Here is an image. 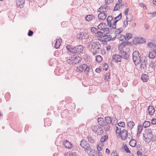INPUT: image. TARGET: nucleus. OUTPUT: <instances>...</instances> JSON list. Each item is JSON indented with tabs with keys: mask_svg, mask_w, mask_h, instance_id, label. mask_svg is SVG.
<instances>
[{
	"mask_svg": "<svg viewBox=\"0 0 156 156\" xmlns=\"http://www.w3.org/2000/svg\"><path fill=\"white\" fill-rule=\"evenodd\" d=\"M67 49L73 53L79 54L83 50V48L81 45H78L73 48H70V46H66Z\"/></svg>",
	"mask_w": 156,
	"mask_h": 156,
	"instance_id": "1",
	"label": "nucleus"
},
{
	"mask_svg": "<svg viewBox=\"0 0 156 156\" xmlns=\"http://www.w3.org/2000/svg\"><path fill=\"white\" fill-rule=\"evenodd\" d=\"M139 52L138 51H135L133 54V59L135 65H138L141 61V58Z\"/></svg>",
	"mask_w": 156,
	"mask_h": 156,
	"instance_id": "2",
	"label": "nucleus"
},
{
	"mask_svg": "<svg viewBox=\"0 0 156 156\" xmlns=\"http://www.w3.org/2000/svg\"><path fill=\"white\" fill-rule=\"evenodd\" d=\"M92 48H93V51L92 52L94 55H95L97 52L100 49L101 45L97 41H94L92 44Z\"/></svg>",
	"mask_w": 156,
	"mask_h": 156,
	"instance_id": "3",
	"label": "nucleus"
},
{
	"mask_svg": "<svg viewBox=\"0 0 156 156\" xmlns=\"http://www.w3.org/2000/svg\"><path fill=\"white\" fill-rule=\"evenodd\" d=\"M92 129L93 131L97 134V135H101L103 133V131L102 129L98 125L92 126Z\"/></svg>",
	"mask_w": 156,
	"mask_h": 156,
	"instance_id": "4",
	"label": "nucleus"
},
{
	"mask_svg": "<svg viewBox=\"0 0 156 156\" xmlns=\"http://www.w3.org/2000/svg\"><path fill=\"white\" fill-rule=\"evenodd\" d=\"M109 9V7L107 5L105 4L102 5L98 10L100 12L108 14V10Z\"/></svg>",
	"mask_w": 156,
	"mask_h": 156,
	"instance_id": "5",
	"label": "nucleus"
},
{
	"mask_svg": "<svg viewBox=\"0 0 156 156\" xmlns=\"http://www.w3.org/2000/svg\"><path fill=\"white\" fill-rule=\"evenodd\" d=\"M147 61L144 57H141V61L140 63V67L141 70H145L146 68V63Z\"/></svg>",
	"mask_w": 156,
	"mask_h": 156,
	"instance_id": "6",
	"label": "nucleus"
},
{
	"mask_svg": "<svg viewBox=\"0 0 156 156\" xmlns=\"http://www.w3.org/2000/svg\"><path fill=\"white\" fill-rule=\"evenodd\" d=\"M115 38V37L112 38V36L110 35H106L102 36L101 39L103 42H107L110 40H114Z\"/></svg>",
	"mask_w": 156,
	"mask_h": 156,
	"instance_id": "7",
	"label": "nucleus"
},
{
	"mask_svg": "<svg viewBox=\"0 0 156 156\" xmlns=\"http://www.w3.org/2000/svg\"><path fill=\"white\" fill-rule=\"evenodd\" d=\"M79 70L81 72H83V71L88 72L90 70V68L86 64H83L79 66Z\"/></svg>",
	"mask_w": 156,
	"mask_h": 156,
	"instance_id": "8",
	"label": "nucleus"
},
{
	"mask_svg": "<svg viewBox=\"0 0 156 156\" xmlns=\"http://www.w3.org/2000/svg\"><path fill=\"white\" fill-rule=\"evenodd\" d=\"M119 55L120 57H121V58H123L125 59H127L129 57V55L125 51L121 50L119 52Z\"/></svg>",
	"mask_w": 156,
	"mask_h": 156,
	"instance_id": "9",
	"label": "nucleus"
},
{
	"mask_svg": "<svg viewBox=\"0 0 156 156\" xmlns=\"http://www.w3.org/2000/svg\"><path fill=\"white\" fill-rule=\"evenodd\" d=\"M121 57H120L119 54H115L113 55L112 57L113 61L115 62H120L122 59Z\"/></svg>",
	"mask_w": 156,
	"mask_h": 156,
	"instance_id": "10",
	"label": "nucleus"
},
{
	"mask_svg": "<svg viewBox=\"0 0 156 156\" xmlns=\"http://www.w3.org/2000/svg\"><path fill=\"white\" fill-rule=\"evenodd\" d=\"M132 136L133 135H132L131 133V134L129 133H128V131L124 129H123L122 130L120 135H119L120 136Z\"/></svg>",
	"mask_w": 156,
	"mask_h": 156,
	"instance_id": "11",
	"label": "nucleus"
},
{
	"mask_svg": "<svg viewBox=\"0 0 156 156\" xmlns=\"http://www.w3.org/2000/svg\"><path fill=\"white\" fill-rule=\"evenodd\" d=\"M152 135V132L151 129L148 128L146 129L145 130L143 134V136H151Z\"/></svg>",
	"mask_w": 156,
	"mask_h": 156,
	"instance_id": "12",
	"label": "nucleus"
},
{
	"mask_svg": "<svg viewBox=\"0 0 156 156\" xmlns=\"http://www.w3.org/2000/svg\"><path fill=\"white\" fill-rule=\"evenodd\" d=\"M83 148L84 149V150L88 154H90L92 151V150L91 149L90 145L89 144H87L86 145L83 146L82 145Z\"/></svg>",
	"mask_w": 156,
	"mask_h": 156,
	"instance_id": "13",
	"label": "nucleus"
},
{
	"mask_svg": "<svg viewBox=\"0 0 156 156\" xmlns=\"http://www.w3.org/2000/svg\"><path fill=\"white\" fill-rule=\"evenodd\" d=\"M16 5L18 8H22L23 7L25 0H16Z\"/></svg>",
	"mask_w": 156,
	"mask_h": 156,
	"instance_id": "14",
	"label": "nucleus"
},
{
	"mask_svg": "<svg viewBox=\"0 0 156 156\" xmlns=\"http://www.w3.org/2000/svg\"><path fill=\"white\" fill-rule=\"evenodd\" d=\"M114 19H113V17L112 16H108L107 18V22L108 26L111 27L112 26V24L113 23V21H114Z\"/></svg>",
	"mask_w": 156,
	"mask_h": 156,
	"instance_id": "15",
	"label": "nucleus"
},
{
	"mask_svg": "<svg viewBox=\"0 0 156 156\" xmlns=\"http://www.w3.org/2000/svg\"><path fill=\"white\" fill-rule=\"evenodd\" d=\"M147 112L150 115H153L155 112V109L153 107L149 106L148 107Z\"/></svg>",
	"mask_w": 156,
	"mask_h": 156,
	"instance_id": "16",
	"label": "nucleus"
},
{
	"mask_svg": "<svg viewBox=\"0 0 156 156\" xmlns=\"http://www.w3.org/2000/svg\"><path fill=\"white\" fill-rule=\"evenodd\" d=\"M108 15V14L106 13H103L102 12H100L98 15V18L100 20H105Z\"/></svg>",
	"mask_w": 156,
	"mask_h": 156,
	"instance_id": "17",
	"label": "nucleus"
},
{
	"mask_svg": "<svg viewBox=\"0 0 156 156\" xmlns=\"http://www.w3.org/2000/svg\"><path fill=\"white\" fill-rule=\"evenodd\" d=\"M144 40V38L142 37H138L134 39L133 41L134 42V41H136L137 42L136 43L139 44L141 43H143L145 42Z\"/></svg>",
	"mask_w": 156,
	"mask_h": 156,
	"instance_id": "18",
	"label": "nucleus"
},
{
	"mask_svg": "<svg viewBox=\"0 0 156 156\" xmlns=\"http://www.w3.org/2000/svg\"><path fill=\"white\" fill-rule=\"evenodd\" d=\"M62 42V41L61 38L57 39L55 43V48L56 49L58 48L60 46Z\"/></svg>",
	"mask_w": 156,
	"mask_h": 156,
	"instance_id": "19",
	"label": "nucleus"
},
{
	"mask_svg": "<svg viewBox=\"0 0 156 156\" xmlns=\"http://www.w3.org/2000/svg\"><path fill=\"white\" fill-rule=\"evenodd\" d=\"M63 144L65 147L68 148L70 149L72 147V144L67 140H66L63 142Z\"/></svg>",
	"mask_w": 156,
	"mask_h": 156,
	"instance_id": "20",
	"label": "nucleus"
},
{
	"mask_svg": "<svg viewBox=\"0 0 156 156\" xmlns=\"http://www.w3.org/2000/svg\"><path fill=\"white\" fill-rule=\"evenodd\" d=\"M87 36L85 35L84 33L83 32L80 33L79 34L77 35V38L79 39L82 40L87 38Z\"/></svg>",
	"mask_w": 156,
	"mask_h": 156,
	"instance_id": "21",
	"label": "nucleus"
},
{
	"mask_svg": "<svg viewBox=\"0 0 156 156\" xmlns=\"http://www.w3.org/2000/svg\"><path fill=\"white\" fill-rule=\"evenodd\" d=\"M105 119L107 124H110V123H112V125H115L114 124L115 123V122H112V119L109 117L107 116L105 118ZM115 120H114V122H115Z\"/></svg>",
	"mask_w": 156,
	"mask_h": 156,
	"instance_id": "22",
	"label": "nucleus"
},
{
	"mask_svg": "<svg viewBox=\"0 0 156 156\" xmlns=\"http://www.w3.org/2000/svg\"><path fill=\"white\" fill-rule=\"evenodd\" d=\"M143 128V126L142 125H139L137 127V136H140V134L141 133V132L142 131Z\"/></svg>",
	"mask_w": 156,
	"mask_h": 156,
	"instance_id": "23",
	"label": "nucleus"
},
{
	"mask_svg": "<svg viewBox=\"0 0 156 156\" xmlns=\"http://www.w3.org/2000/svg\"><path fill=\"white\" fill-rule=\"evenodd\" d=\"M98 121L99 125L102 127L105 124V121L104 119L101 117L99 118L98 119Z\"/></svg>",
	"mask_w": 156,
	"mask_h": 156,
	"instance_id": "24",
	"label": "nucleus"
},
{
	"mask_svg": "<svg viewBox=\"0 0 156 156\" xmlns=\"http://www.w3.org/2000/svg\"><path fill=\"white\" fill-rule=\"evenodd\" d=\"M147 46L151 48H156V44L153 42H148Z\"/></svg>",
	"mask_w": 156,
	"mask_h": 156,
	"instance_id": "25",
	"label": "nucleus"
},
{
	"mask_svg": "<svg viewBox=\"0 0 156 156\" xmlns=\"http://www.w3.org/2000/svg\"><path fill=\"white\" fill-rule=\"evenodd\" d=\"M142 80L144 82H146L148 79V76L147 74H143L141 76Z\"/></svg>",
	"mask_w": 156,
	"mask_h": 156,
	"instance_id": "26",
	"label": "nucleus"
},
{
	"mask_svg": "<svg viewBox=\"0 0 156 156\" xmlns=\"http://www.w3.org/2000/svg\"><path fill=\"white\" fill-rule=\"evenodd\" d=\"M82 60V58L79 56H78L74 58V64H76V63H78L80 62Z\"/></svg>",
	"mask_w": 156,
	"mask_h": 156,
	"instance_id": "27",
	"label": "nucleus"
},
{
	"mask_svg": "<svg viewBox=\"0 0 156 156\" xmlns=\"http://www.w3.org/2000/svg\"><path fill=\"white\" fill-rule=\"evenodd\" d=\"M134 125L135 124L134 122L132 121H130L128 122L127 123L128 127H129L130 129H132L133 128Z\"/></svg>",
	"mask_w": 156,
	"mask_h": 156,
	"instance_id": "28",
	"label": "nucleus"
},
{
	"mask_svg": "<svg viewBox=\"0 0 156 156\" xmlns=\"http://www.w3.org/2000/svg\"><path fill=\"white\" fill-rule=\"evenodd\" d=\"M106 25L105 23H101L98 26V28L100 30H103Z\"/></svg>",
	"mask_w": 156,
	"mask_h": 156,
	"instance_id": "29",
	"label": "nucleus"
},
{
	"mask_svg": "<svg viewBox=\"0 0 156 156\" xmlns=\"http://www.w3.org/2000/svg\"><path fill=\"white\" fill-rule=\"evenodd\" d=\"M94 18V16L92 15H87L86 17V20L87 21H90L92 20Z\"/></svg>",
	"mask_w": 156,
	"mask_h": 156,
	"instance_id": "30",
	"label": "nucleus"
},
{
	"mask_svg": "<svg viewBox=\"0 0 156 156\" xmlns=\"http://www.w3.org/2000/svg\"><path fill=\"white\" fill-rule=\"evenodd\" d=\"M155 54L154 53V52L153 51H151L149 52L148 54V56L151 59H153L155 57Z\"/></svg>",
	"mask_w": 156,
	"mask_h": 156,
	"instance_id": "31",
	"label": "nucleus"
},
{
	"mask_svg": "<svg viewBox=\"0 0 156 156\" xmlns=\"http://www.w3.org/2000/svg\"><path fill=\"white\" fill-rule=\"evenodd\" d=\"M129 144L130 146L133 147H135L136 144V140L134 139H132L130 141Z\"/></svg>",
	"mask_w": 156,
	"mask_h": 156,
	"instance_id": "32",
	"label": "nucleus"
},
{
	"mask_svg": "<svg viewBox=\"0 0 156 156\" xmlns=\"http://www.w3.org/2000/svg\"><path fill=\"white\" fill-rule=\"evenodd\" d=\"M115 129L116 133H118V135H119H119H120L122 131L121 128L118 126H115Z\"/></svg>",
	"mask_w": 156,
	"mask_h": 156,
	"instance_id": "33",
	"label": "nucleus"
},
{
	"mask_svg": "<svg viewBox=\"0 0 156 156\" xmlns=\"http://www.w3.org/2000/svg\"><path fill=\"white\" fill-rule=\"evenodd\" d=\"M150 125V122L148 121H145L143 124V127L147 128L149 127Z\"/></svg>",
	"mask_w": 156,
	"mask_h": 156,
	"instance_id": "34",
	"label": "nucleus"
},
{
	"mask_svg": "<svg viewBox=\"0 0 156 156\" xmlns=\"http://www.w3.org/2000/svg\"><path fill=\"white\" fill-rule=\"evenodd\" d=\"M103 127H104V129L105 130L108 131L110 129V124H105Z\"/></svg>",
	"mask_w": 156,
	"mask_h": 156,
	"instance_id": "35",
	"label": "nucleus"
},
{
	"mask_svg": "<svg viewBox=\"0 0 156 156\" xmlns=\"http://www.w3.org/2000/svg\"><path fill=\"white\" fill-rule=\"evenodd\" d=\"M122 31L123 29L122 28H119L117 29L115 33L116 35V37L117 36V34L119 35Z\"/></svg>",
	"mask_w": 156,
	"mask_h": 156,
	"instance_id": "36",
	"label": "nucleus"
},
{
	"mask_svg": "<svg viewBox=\"0 0 156 156\" xmlns=\"http://www.w3.org/2000/svg\"><path fill=\"white\" fill-rule=\"evenodd\" d=\"M74 57H71L67 61L68 63L70 64H74Z\"/></svg>",
	"mask_w": 156,
	"mask_h": 156,
	"instance_id": "37",
	"label": "nucleus"
},
{
	"mask_svg": "<svg viewBox=\"0 0 156 156\" xmlns=\"http://www.w3.org/2000/svg\"><path fill=\"white\" fill-rule=\"evenodd\" d=\"M102 57L100 55H97L96 56V62L100 63L102 61Z\"/></svg>",
	"mask_w": 156,
	"mask_h": 156,
	"instance_id": "38",
	"label": "nucleus"
},
{
	"mask_svg": "<svg viewBox=\"0 0 156 156\" xmlns=\"http://www.w3.org/2000/svg\"><path fill=\"white\" fill-rule=\"evenodd\" d=\"M133 18V16L131 14H129L126 16V19L127 21H130L132 20Z\"/></svg>",
	"mask_w": 156,
	"mask_h": 156,
	"instance_id": "39",
	"label": "nucleus"
},
{
	"mask_svg": "<svg viewBox=\"0 0 156 156\" xmlns=\"http://www.w3.org/2000/svg\"><path fill=\"white\" fill-rule=\"evenodd\" d=\"M132 34L131 33H126V36L125 39L126 40H128L132 37Z\"/></svg>",
	"mask_w": 156,
	"mask_h": 156,
	"instance_id": "40",
	"label": "nucleus"
},
{
	"mask_svg": "<svg viewBox=\"0 0 156 156\" xmlns=\"http://www.w3.org/2000/svg\"><path fill=\"white\" fill-rule=\"evenodd\" d=\"M121 18H122V14H121V13H120L119 14L118 16L115 17L114 20L115 21H116L117 22H118L119 20H121Z\"/></svg>",
	"mask_w": 156,
	"mask_h": 156,
	"instance_id": "41",
	"label": "nucleus"
},
{
	"mask_svg": "<svg viewBox=\"0 0 156 156\" xmlns=\"http://www.w3.org/2000/svg\"><path fill=\"white\" fill-rule=\"evenodd\" d=\"M110 74L109 73H106L105 75L104 80H107L110 78Z\"/></svg>",
	"mask_w": 156,
	"mask_h": 156,
	"instance_id": "42",
	"label": "nucleus"
},
{
	"mask_svg": "<svg viewBox=\"0 0 156 156\" xmlns=\"http://www.w3.org/2000/svg\"><path fill=\"white\" fill-rule=\"evenodd\" d=\"M122 6V5H119L118 3L116 4L114 8V10L115 11L119 10L120 8V7Z\"/></svg>",
	"mask_w": 156,
	"mask_h": 156,
	"instance_id": "43",
	"label": "nucleus"
},
{
	"mask_svg": "<svg viewBox=\"0 0 156 156\" xmlns=\"http://www.w3.org/2000/svg\"><path fill=\"white\" fill-rule=\"evenodd\" d=\"M155 64L156 63L155 61L154 62H151V63L150 65V67L151 70L154 69L153 66L154 67L155 66H156V64Z\"/></svg>",
	"mask_w": 156,
	"mask_h": 156,
	"instance_id": "44",
	"label": "nucleus"
},
{
	"mask_svg": "<svg viewBox=\"0 0 156 156\" xmlns=\"http://www.w3.org/2000/svg\"><path fill=\"white\" fill-rule=\"evenodd\" d=\"M108 137H101L100 140L101 143H104L107 141L108 139Z\"/></svg>",
	"mask_w": 156,
	"mask_h": 156,
	"instance_id": "45",
	"label": "nucleus"
},
{
	"mask_svg": "<svg viewBox=\"0 0 156 156\" xmlns=\"http://www.w3.org/2000/svg\"><path fill=\"white\" fill-rule=\"evenodd\" d=\"M118 125L119 126V127H125V125L124 122H120L118 124Z\"/></svg>",
	"mask_w": 156,
	"mask_h": 156,
	"instance_id": "46",
	"label": "nucleus"
},
{
	"mask_svg": "<svg viewBox=\"0 0 156 156\" xmlns=\"http://www.w3.org/2000/svg\"><path fill=\"white\" fill-rule=\"evenodd\" d=\"M144 140L147 143H149L151 141V138L149 137H144Z\"/></svg>",
	"mask_w": 156,
	"mask_h": 156,
	"instance_id": "47",
	"label": "nucleus"
},
{
	"mask_svg": "<svg viewBox=\"0 0 156 156\" xmlns=\"http://www.w3.org/2000/svg\"><path fill=\"white\" fill-rule=\"evenodd\" d=\"M103 31L105 34H107L109 32V29L108 28H104Z\"/></svg>",
	"mask_w": 156,
	"mask_h": 156,
	"instance_id": "48",
	"label": "nucleus"
},
{
	"mask_svg": "<svg viewBox=\"0 0 156 156\" xmlns=\"http://www.w3.org/2000/svg\"><path fill=\"white\" fill-rule=\"evenodd\" d=\"M117 22L116 21H115L114 20V21H113V24H112V28L114 29H116V23Z\"/></svg>",
	"mask_w": 156,
	"mask_h": 156,
	"instance_id": "49",
	"label": "nucleus"
},
{
	"mask_svg": "<svg viewBox=\"0 0 156 156\" xmlns=\"http://www.w3.org/2000/svg\"><path fill=\"white\" fill-rule=\"evenodd\" d=\"M87 144V142L84 141L83 140H82L81 143H80V145L83 148V147L82 145L84 146L85 145H86Z\"/></svg>",
	"mask_w": 156,
	"mask_h": 156,
	"instance_id": "50",
	"label": "nucleus"
},
{
	"mask_svg": "<svg viewBox=\"0 0 156 156\" xmlns=\"http://www.w3.org/2000/svg\"><path fill=\"white\" fill-rule=\"evenodd\" d=\"M90 30L92 32L95 34H96L98 31L97 28L94 27H91Z\"/></svg>",
	"mask_w": 156,
	"mask_h": 156,
	"instance_id": "51",
	"label": "nucleus"
},
{
	"mask_svg": "<svg viewBox=\"0 0 156 156\" xmlns=\"http://www.w3.org/2000/svg\"><path fill=\"white\" fill-rule=\"evenodd\" d=\"M88 141L91 143H93L94 142V140L92 137H87Z\"/></svg>",
	"mask_w": 156,
	"mask_h": 156,
	"instance_id": "52",
	"label": "nucleus"
},
{
	"mask_svg": "<svg viewBox=\"0 0 156 156\" xmlns=\"http://www.w3.org/2000/svg\"><path fill=\"white\" fill-rule=\"evenodd\" d=\"M148 14L150 15V17H153L155 16H156V11L153 12L149 13Z\"/></svg>",
	"mask_w": 156,
	"mask_h": 156,
	"instance_id": "53",
	"label": "nucleus"
},
{
	"mask_svg": "<svg viewBox=\"0 0 156 156\" xmlns=\"http://www.w3.org/2000/svg\"><path fill=\"white\" fill-rule=\"evenodd\" d=\"M124 148L125 150V151H126V153H130V151H129L128 148L126 146V145L124 147Z\"/></svg>",
	"mask_w": 156,
	"mask_h": 156,
	"instance_id": "54",
	"label": "nucleus"
},
{
	"mask_svg": "<svg viewBox=\"0 0 156 156\" xmlns=\"http://www.w3.org/2000/svg\"><path fill=\"white\" fill-rule=\"evenodd\" d=\"M96 34H97V36L98 37H101V36H102L103 35V32H101V31H98L96 33Z\"/></svg>",
	"mask_w": 156,
	"mask_h": 156,
	"instance_id": "55",
	"label": "nucleus"
},
{
	"mask_svg": "<svg viewBox=\"0 0 156 156\" xmlns=\"http://www.w3.org/2000/svg\"><path fill=\"white\" fill-rule=\"evenodd\" d=\"M104 146V145H102V144L101 146L99 145H97V148L98 151H101L102 150V148Z\"/></svg>",
	"mask_w": 156,
	"mask_h": 156,
	"instance_id": "56",
	"label": "nucleus"
},
{
	"mask_svg": "<svg viewBox=\"0 0 156 156\" xmlns=\"http://www.w3.org/2000/svg\"><path fill=\"white\" fill-rule=\"evenodd\" d=\"M126 36H124L121 34L119 37H118V38L120 41H122L123 39H125Z\"/></svg>",
	"mask_w": 156,
	"mask_h": 156,
	"instance_id": "57",
	"label": "nucleus"
},
{
	"mask_svg": "<svg viewBox=\"0 0 156 156\" xmlns=\"http://www.w3.org/2000/svg\"><path fill=\"white\" fill-rule=\"evenodd\" d=\"M139 6H140V7H143V9H147V7L145 5H144V4L143 3H140L139 4Z\"/></svg>",
	"mask_w": 156,
	"mask_h": 156,
	"instance_id": "58",
	"label": "nucleus"
},
{
	"mask_svg": "<svg viewBox=\"0 0 156 156\" xmlns=\"http://www.w3.org/2000/svg\"><path fill=\"white\" fill-rule=\"evenodd\" d=\"M112 156H118L117 153L116 151H113L111 153Z\"/></svg>",
	"mask_w": 156,
	"mask_h": 156,
	"instance_id": "59",
	"label": "nucleus"
},
{
	"mask_svg": "<svg viewBox=\"0 0 156 156\" xmlns=\"http://www.w3.org/2000/svg\"><path fill=\"white\" fill-rule=\"evenodd\" d=\"M33 34V32L31 30H29V31L28 33V35L29 36H32Z\"/></svg>",
	"mask_w": 156,
	"mask_h": 156,
	"instance_id": "60",
	"label": "nucleus"
},
{
	"mask_svg": "<svg viewBox=\"0 0 156 156\" xmlns=\"http://www.w3.org/2000/svg\"><path fill=\"white\" fill-rule=\"evenodd\" d=\"M151 124L154 125L156 124V119L154 118L152 119Z\"/></svg>",
	"mask_w": 156,
	"mask_h": 156,
	"instance_id": "61",
	"label": "nucleus"
},
{
	"mask_svg": "<svg viewBox=\"0 0 156 156\" xmlns=\"http://www.w3.org/2000/svg\"><path fill=\"white\" fill-rule=\"evenodd\" d=\"M106 48L108 51L110 50L111 49V46L110 45H108L106 46Z\"/></svg>",
	"mask_w": 156,
	"mask_h": 156,
	"instance_id": "62",
	"label": "nucleus"
},
{
	"mask_svg": "<svg viewBox=\"0 0 156 156\" xmlns=\"http://www.w3.org/2000/svg\"><path fill=\"white\" fill-rule=\"evenodd\" d=\"M127 20H125L124 22V25L125 26V27H126L128 25V22Z\"/></svg>",
	"mask_w": 156,
	"mask_h": 156,
	"instance_id": "63",
	"label": "nucleus"
},
{
	"mask_svg": "<svg viewBox=\"0 0 156 156\" xmlns=\"http://www.w3.org/2000/svg\"><path fill=\"white\" fill-rule=\"evenodd\" d=\"M129 11V9L128 8L127 9L124 11V14L125 15H127Z\"/></svg>",
	"mask_w": 156,
	"mask_h": 156,
	"instance_id": "64",
	"label": "nucleus"
}]
</instances>
